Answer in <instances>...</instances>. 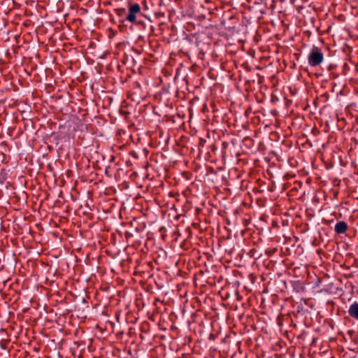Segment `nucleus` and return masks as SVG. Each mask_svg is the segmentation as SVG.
Listing matches in <instances>:
<instances>
[{
    "mask_svg": "<svg viewBox=\"0 0 358 358\" xmlns=\"http://www.w3.org/2000/svg\"><path fill=\"white\" fill-rule=\"evenodd\" d=\"M115 14L120 17V22H124V21H129L133 24H140V22H137V15L141 13V7L138 3H129V13H127V10L124 8H119L114 10Z\"/></svg>",
    "mask_w": 358,
    "mask_h": 358,
    "instance_id": "1",
    "label": "nucleus"
},
{
    "mask_svg": "<svg viewBox=\"0 0 358 358\" xmlns=\"http://www.w3.org/2000/svg\"><path fill=\"white\" fill-rule=\"evenodd\" d=\"M324 55L322 50L316 46H313L308 55V62L311 67H315L322 63Z\"/></svg>",
    "mask_w": 358,
    "mask_h": 358,
    "instance_id": "2",
    "label": "nucleus"
},
{
    "mask_svg": "<svg viewBox=\"0 0 358 358\" xmlns=\"http://www.w3.org/2000/svg\"><path fill=\"white\" fill-rule=\"evenodd\" d=\"M190 322L189 320H187L186 324L182 327V329H180V332L183 331L184 335V340L185 342L183 343V345H186L187 342L191 341L192 332L190 329Z\"/></svg>",
    "mask_w": 358,
    "mask_h": 358,
    "instance_id": "3",
    "label": "nucleus"
},
{
    "mask_svg": "<svg viewBox=\"0 0 358 358\" xmlns=\"http://www.w3.org/2000/svg\"><path fill=\"white\" fill-rule=\"evenodd\" d=\"M348 228V227L345 222L339 221L336 224V225L334 227V230L336 234H344L346 232Z\"/></svg>",
    "mask_w": 358,
    "mask_h": 358,
    "instance_id": "4",
    "label": "nucleus"
},
{
    "mask_svg": "<svg viewBox=\"0 0 358 358\" xmlns=\"http://www.w3.org/2000/svg\"><path fill=\"white\" fill-rule=\"evenodd\" d=\"M348 314L351 317L358 320V302L355 301L350 306Z\"/></svg>",
    "mask_w": 358,
    "mask_h": 358,
    "instance_id": "5",
    "label": "nucleus"
},
{
    "mask_svg": "<svg viewBox=\"0 0 358 358\" xmlns=\"http://www.w3.org/2000/svg\"><path fill=\"white\" fill-rule=\"evenodd\" d=\"M168 217L169 221L174 224V222H177L179 220V213L177 212V210L169 209Z\"/></svg>",
    "mask_w": 358,
    "mask_h": 358,
    "instance_id": "6",
    "label": "nucleus"
},
{
    "mask_svg": "<svg viewBox=\"0 0 358 358\" xmlns=\"http://www.w3.org/2000/svg\"><path fill=\"white\" fill-rule=\"evenodd\" d=\"M170 349L171 350H175L177 352L179 349V344L178 343V341L176 339H174L170 343Z\"/></svg>",
    "mask_w": 358,
    "mask_h": 358,
    "instance_id": "7",
    "label": "nucleus"
},
{
    "mask_svg": "<svg viewBox=\"0 0 358 358\" xmlns=\"http://www.w3.org/2000/svg\"><path fill=\"white\" fill-rule=\"evenodd\" d=\"M192 208L191 203L187 199L185 203L182 206V211L187 213Z\"/></svg>",
    "mask_w": 358,
    "mask_h": 358,
    "instance_id": "8",
    "label": "nucleus"
},
{
    "mask_svg": "<svg viewBox=\"0 0 358 358\" xmlns=\"http://www.w3.org/2000/svg\"><path fill=\"white\" fill-rule=\"evenodd\" d=\"M180 175L187 181L192 178V174L187 171H183Z\"/></svg>",
    "mask_w": 358,
    "mask_h": 358,
    "instance_id": "9",
    "label": "nucleus"
},
{
    "mask_svg": "<svg viewBox=\"0 0 358 358\" xmlns=\"http://www.w3.org/2000/svg\"><path fill=\"white\" fill-rule=\"evenodd\" d=\"M189 245H190L189 242L185 240L182 244H180V250L182 249H184L185 250H188L189 249H190Z\"/></svg>",
    "mask_w": 358,
    "mask_h": 358,
    "instance_id": "10",
    "label": "nucleus"
},
{
    "mask_svg": "<svg viewBox=\"0 0 358 358\" xmlns=\"http://www.w3.org/2000/svg\"><path fill=\"white\" fill-rule=\"evenodd\" d=\"M169 43H175L177 41L178 38L176 34H171L169 37Z\"/></svg>",
    "mask_w": 358,
    "mask_h": 358,
    "instance_id": "11",
    "label": "nucleus"
},
{
    "mask_svg": "<svg viewBox=\"0 0 358 358\" xmlns=\"http://www.w3.org/2000/svg\"><path fill=\"white\" fill-rule=\"evenodd\" d=\"M176 229L173 232V236H175L173 238V241H177L178 236H179V234H178V224H176Z\"/></svg>",
    "mask_w": 358,
    "mask_h": 358,
    "instance_id": "12",
    "label": "nucleus"
},
{
    "mask_svg": "<svg viewBox=\"0 0 358 358\" xmlns=\"http://www.w3.org/2000/svg\"><path fill=\"white\" fill-rule=\"evenodd\" d=\"M179 73V67L176 68V76H175V79L177 78V76L178 75Z\"/></svg>",
    "mask_w": 358,
    "mask_h": 358,
    "instance_id": "13",
    "label": "nucleus"
},
{
    "mask_svg": "<svg viewBox=\"0 0 358 358\" xmlns=\"http://www.w3.org/2000/svg\"><path fill=\"white\" fill-rule=\"evenodd\" d=\"M169 209L177 210L176 204L173 203Z\"/></svg>",
    "mask_w": 358,
    "mask_h": 358,
    "instance_id": "14",
    "label": "nucleus"
},
{
    "mask_svg": "<svg viewBox=\"0 0 358 358\" xmlns=\"http://www.w3.org/2000/svg\"><path fill=\"white\" fill-rule=\"evenodd\" d=\"M187 191H183V192H182V194H183V196H184V197H185V199H187Z\"/></svg>",
    "mask_w": 358,
    "mask_h": 358,
    "instance_id": "15",
    "label": "nucleus"
},
{
    "mask_svg": "<svg viewBox=\"0 0 358 358\" xmlns=\"http://www.w3.org/2000/svg\"><path fill=\"white\" fill-rule=\"evenodd\" d=\"M5 175H6V173H2V172H1V173H0V177H1V178H2V179H3V178L4 177V176H5Z\"/></svg>",
    "mask_w": 358,
    "mask_h": 358,
    "instance_id": "16",
    "label": "nucleus"
},
{
    "mask_svg": "<svg viewBox=\"0 0 358 358\" xmlns=\"http://www.w3.org/2000/svg\"><path fill=\"white\" fill-rule=\"evenodd\" d=\"M115 157L114 156H111L110 162H113Z\"/></svg>",
    "mask_w": 358,
    "mask_h": 358,
    "instance_id": "17",
    "label": "nucleus"
},
{
    "mask_svg": "<svg viewBox=\"0 0 358 358\" xmlns=\"http://www.w3.org/2000/svg\"><path fill=\"white\" fill-rule=\"evenodd\" d=\"M5 180V177L3 178V179L0 181L1 183H3Z\"/></svg>",
    "mask_w": 358,
    "mask_h": 358,
    "instance_id": "18",
    "label": "nucleus"
},
{
    "mask_svg": "<svg viewBox=\"0 0 358 358\" xmlns=\"http://www.w3.org/2000/svg\"><path fill=\"white\" fill-rule=\"evenodd\" d=\"M105 172L106 174H108V168L106 169Z\"/></svg>",
    "mask_w": 358,
    "mask_h": 358,
    "instance_id": "19",
    "label": "nucleus"
},
{
    "mask_svg": "<svg viewBox=\"0 0 358 358\" xmlns=\"http://www.w3.org/2000/svg\"><path fill=\"white\" fill-rule=\"evenodd\" d=\"M179 93V91L177 90L176 92V96H178V94Z\"/></svg>",
    "mask_w": 358,
    "mask_h": 358,
    "instance_id": "20",
    "label": "nucleus"
},
{
    "mask_svg": "<svg viewBox=\"0 0 358 358\" xmlns=\"http://www.w3.org/2000/svg\"><path fill=\"white\" fill-rule=\"evenodd\" d=\"M185 309H183V310H182V314H183V315H185Z\"/></svg>",
    "mask_w": 358,
    "mask_h": 358,
    "instance_id": "21",
    "label": "nucleus"
},
{
    "mask_svg": "<svg viewBox=\"0 0 358 358\" xmlns=\"http://www.w3.org/2000/svg\"><path fill=\"white\" fill-rule=\"evenodd\" d=\"M184 254L180 251V255L182 256Z\"/></svg>",
    "mask_w": 358,
    "mask_h": 358,
    "instance_id": "22",
    "label": "nucleus"
},
{
    "mask_svg": "<svg viewBox=\"0 0 358 358\" xmlns=\"http://www.w3.org/2000/svg\"><path fill=\"white\" fill-rule=\"evenodd\" d=\"M173 55V52H171V57H172Z\"/></svg>",
    "mask_w": 358,
    "mask_h": 358,
    "instance_id": "23",
    "label": "nucleus"
},
{
    "mask_svg": "<svg viewBox=\"0 0 358 358\" xmlns=\"http://www.w3.org/2000/svg\"><path fill=\"white\" fill-rule=\"evenodd\" d=\"M176 288L178 289V288H179V285H176Z\"/></svg>",
    "mask_w": 358,
    "mask_h": 358,
    "instance_id": "24",
    "label": "nucleus"
},
{
    "mask_svg": "<svg viewBox=\"0 0 358 358\" xmlns=\"http://www.w3.org/2000/svg\"><path fill=\"white\" fill-rule=\"evenodd\" d=\"M177 329V327H174L173 326H172V329Z\"/></svg>",
    "mask_w": 358,
    "mask_h": 358,
    "instance_id": "25",
    "label": "nucleus"
},
{
    "mask_svg": "<svg viewBox=\"0 0 358 358\" xmlns=\"http://www.w3.org/2000/svg\"><path fill=\"white\" fill-rule=\"evenodd\" d=\"M184 294H187V290H185L184 291Z\"/></svg>",
    "mask_w": 358,
    "mask_h": 358,
    "instance_id": "26",
    "label": "nucleus"
},
{
    "mask_svg": "<svg viewBox=\"0 0 358 358\" xmlns=\"http://www.w3.org/2000/svg\"><path fill=\"white\" fill-rule=\"evenodd\" d=\"M185 42H187V38H184Z\"/></svg>",
    "mask_w": 358,
    "mask_h": 358,
    "instance_id": "27",
    "label": "nucleus"
},
{
    "mask_svg": "<svg viewBox=\"0 0 358 358\" xmlns=\"http://www.w3.org/2000/svg\"><path fill=\"white\" fill-rule=\"evenodd\" d=\"M180 52H183V50L182 49L180 50Z\"/></svg>",
    "mask_w": 358,
    "mask_h": 358,
    "instance_id": "28",
    "label": "nucleus"
},
{
    "mask_svg": "<svg viewBox=\"0 0 358 358\" xmlns=\"http://www.w3.org/2000/svg\"><path fill=\"white\" fill-rule=\"evenodd\" d=\"M176 358H178V357H176Z\"/></svg>",
    "mask_w": 358,
    "mask_h": 358,
    "instance_id": "29",
    "label": "nucleus"
}]
</instances>
